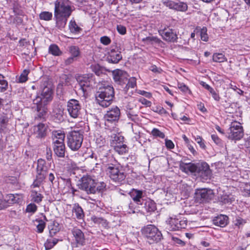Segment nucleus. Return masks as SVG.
<instances>
[{
	"mask_svg": "<svg viewBox=\"0 0 250 250\" xmlns=\"http://www.w3.org/2000/svg\"><path fill=\"white\" fill-rule=\"evenodd\" d=\"M181 168L185 172H190L194 173L196 176L200 177L203 181L209 179L211 177V171L209 166L204 162L196 164H185L181 166Z\"/></svg>",
	"mask_w": 250,
	"mask_h": 250,
	"instance_id": "f257e3e1",
	"label": "nucleus"
},
{
	"mask_svg": "<svg viewBox=\"0 0 250 250\" xmlns=\"http://www.w3.org/2000/svg\"><path fill=\"white\" fill-rule=\"evenodd\" d=\"M79 188L88 194L103 192L105 189L106 184L104 182H97L90 175H84L81 178Z\"/></svg>",
	"mask_w": 250,
	"mask_h": 250,
	"instance_id": "f03ea898",
	"label": "nucleus"
},
{
	"mask_svg": "<svg viewBox=\"0 0 250 250\" xmlns=\"http://www.w3.org/2000/svg\"><path fill=\"white\" fill-rule=\"evenodd\" d=\"M114 96L113 87L106 83L102 84L96 94L97 103L103 107L109 106Z\"/></svg>",
	"mask_w": 250,
	"mask_h": 250,
	"instance_id": "7ed1b4c3",
	"label": "nucleus"
},
{
	"mask_svg": "<svg viewBox=\"0 0 250 250\" xmlns=\"http://www.w3.org/2000/svg\"><path fill=\"white\" fill-rule=\"evenodd\" d=\"M40 83V93L34 99V104L41 102L44 104H47L53 99L52 88L46 79H42Z\"/></svg>",
	"mask_w": 250,
	"mask_h": 250,
	"instance_id": "20e7f679",
	"label": "nucleus"
},
{
	"mask_svg": "<svg viewBox=\"0 0 250 250\" xmlns=\"http://www.w3.org/2000/svg\"><path fill=\"white\" fill-rule=\"evenodd\" d=\"M65 134L62 132L55 131L52 135V148L55 154L58 157L63 158L66 151L64 144Z\"/></svg>",
	"mask_w": 250,
	"mask_h": 250,
	"instance_id": "39448f33",
	"label": "nucleus"
},
{
	"mask_svg": "<svg viewBox=\"0 0 250 250\" xmlns=\"http://www.w3.org/2000/svg\"><path fill=\"white\" fill-rule=\"evenodd\" d=\"M83 133L82 130H74L67 135V145L71 150L77 151L81 147L83 139Z\"/></svg>",
	"mask_w": 250,
	"mask_h": 250,
	"instance_id": "423d86ee",
	"label": "nucleus"
},
{
	"mask_svg": "<svg viewBox=\"0 0 250 250\" xmlns=\"http://www.w3.org/2000/svg\"><path fill=\"white\" fill-rule=\"evenodd\" d=\"M54 15L69 18L72 13L71 2L69 0H56L54 3Z\"/></svg>",
	"mask_w": 250,
	"mask_h": 250,
	"instance_id": "0eeeda50",
	"label": "nucleus"
},
{
	"mask_svg": "<svg viewBox=\"0 0 250 250\" xmlns=\"http://www.w3.org/2000/svg\"><path fill=\"white\" fill-rule=\"evenodd\" d=\"M227 138L232 140H240L244 136V130L239 122L234 121L231 123L227 130Z\"/></svg>",
	"mask_w": 250,
	"mask_h": 250,
	"instance_id": "6e6552de",
	"label": "nucleus"
},
{
	"mask_svg": "<svg viewBox=\"0 0 250 250\" xmlns=\"http://www.w3.org/2000/svg\"><path fill=\"white\" fill-rule=\"evenodd\" d=\"M142 233L150 244L154 242H159L162 237L161 232L155 226L152 225L144 227L142 229Z\"/></svg>",
	"mask_w": 250,
	"mask_h": 250,
	"instance_id": "1a4fd4ad",
	"label": "nucleus"
},
{
	"mask_svg": "<svg viewBox=\"0 0 250 250\" xmlns=\"http://www.w3.org/2000/svg\"><path fill=\"white\" fill-rule=\"evenodd\" d=\"M108 174L113 181L121 184L125 179L126 175L125 172L119 169V167L116 165H109L107 168Z\"/></svg>",
	"mask_w": 250,
	"mask_h": 250,
	"instance_id": "9d476101",
	"label": "nucleus"
},
{
	"mask_svg": "<svg viewBox=\"0 0 250 250\" xmlns=\"http://www.w3.org/2000/svg\"><path fill=\"white\" fill-rule=\"evenodd\" d=\"M93 75L88 74L78 76L77 81L78 83L80 89L84 94L92 86Z\"/></svg>",
	"mask_w": 250,
	"mask_h": 250,
	"instance_id": "9b49d317",
	"label": "nucleus"
},
{
	"mask_svg": "<svg viewBox=\"0 0 250 250\" xmlns=\"http://www.w3.org/2000/svg\"><path fill=\"white\" fill-rule=\"evenodd\" d=\"M167 228L170 231L178 230L185 229L187 226V220H179V219L170 217L166 221Z\"/></svg>",
	"mask_w": 250,
	"mask_h": 250,
	"instance_id": "f8f14e48",
	"label": "nucleus"
},
{
	"mask_svg": "<svg viewBox=\"0 0 250 250\" xmlns=\"http://www.w3.org/2000/svg\"><path fill=\"white\" fill-rule=\"evenodd\" d=\"M213 197V192L210 189H197L195 192V200L199 203L208 202Z\"/></svg>",
	"mask_w": 250,
	"mask_h": 250,
	"instance_id": "ddd939ff",
	"label": "nucleus"
},
{
	"mask_svg": "<svg viewBox=\"0 0 250 250\" xmlns=\"http://www.w3.org/2000/svg\"><path fill=\"white\" fill-rule=\"evenodd\" d=\"M67 110L70 117L77 118L81 114V105L79 101L75 99L69 100L67 104Z\"/></svg>",
	"mask_w": 250,
	"mask_h": 250,
	"instance_id": "4468645a",
	"label": "nucleus"
},
{
	"mask_svg": "<svg viewBox=\"0 0 250 250\" xmlns=\"http://www.w3.org/2000/svg\"><path fill=\"white\" fill-rule=\"evenodd\" d=\"M163 39L166 42H177L178 36L176 31L168 27L158 31Z\"/></svg>",
	"mask_w": 250,
	"mask_h": 250,
	"instance_id": "2eb2a0df",
	"label": "nucleus"
},
{
	"mask_svg": "<svg viewBox=\"0 0 250 250\" xmlns=\"http://www.w3.org/2000/svg\"><path fill=\"white\" fill-rule=\"evenodd\" d=\"M120 116V110L117 106L113 107L104 115V118L108 122H113L119 120Z\"/></svg>",
	"mask_w": 250,
	"mask_h": 250,
	"instance_id": "dca6fc26",
	"label": "nucleus"
},
{
	"mask_svg": "<svg viewBox=\"0 0 250 250\" xmlns=\"http://www.w3.org/2000/svg\"><path fill=\"white\" fill-rule=\"evenodd\" d=\"M48 168L45 161L42 159H39L37 162V176L40 180L45 179L48 173Z\"/></svg>",
	"mask_w": 250,
	"mask_h": 250,
	"instance_id": "f3484780",
	"label": "nucleus"
},
{
	"mask_svg": "<svg viewBox=\"0 0 250 250\" xmlns=\"http://www.w3.org/2000/svg\"><path fill=\"white\" fill-rule=\"evenodd\" d=\"M113 76L114 81L119 84L125 83L128 80L127 73L123 70L117 69L113 71Z\"/></svg>",
	"mask_w": 250,
	"mask_h": 250,
	"instance_id": "a211bd4d",
	"label": "nucleus"
},
{
	"mask_svg": "<svg viewBox=\"0 0 250 250\" xmlns=\"http://www.w3.org/2000/svg\"><path fill=\"white\" fill-rule=\"evenodd\" d=\"M72 233L75 238L77 246H83L86 244V239L84 233L80 229L74 228L72 230Z\"/></svg>",
	"mask_w": 250,
	"mask_h": 250,
	"instance_id": "6ab92c4d",
	"label": "nucleus"
},
{
	"mask_svg": "<svg viewBox=\"0 0 250 250\" xmlns=\"http://www.w3.org/2000/svg\"><path fill=\"white\" fill-rule=\"evenodd\" d=\"M13 11L15 15V17L11 16L8 19V22L9 24H16L17 25H20L22 24L23 19L21 16L23 17V12L19 9L14 8Z\"/></svg>",
	"mask_w": 250,
	"mask_h": 250,
	"instance_id": "aec40b11",
	"label": "nucleus"
},
{
	"mask_svg": "<svg viewBox=\"0 0 250 250\" xmlns=\"http://www.w3.org/2000/svg\"><path fill=\"white\" fill-rule=\"evenodd\" d=\"M122 59L121 52L115 49H111L108 53L106 58L107 61L112 63H117Z\"/></svg>",
	"mask_w": 250,
	"mask_h": 250,
	"instance_id": "412c9836",
	"label": "nucleus"
},
{
	"mask_svg": "<svg viewBox=\"0 0 250 250\" xmlns=\"http://www.w3.org/2000/svg\"><path fill=\"white\" fill-rule=\"evenodd\" d=\"M142 211H146L147 212H153L156 209V206L155 202L149 199L144 200L142 201Z\"/></svg>",
	"mask_w": 250,
	"mask_h": 250,
	"instance_id": "4be33fe9",
	"label": "nucleus"
},
{
	"mask_svg": "<svg viewBox=\"0 0 250 250\" xmlns=\"http://www.w3.org/2000/svg\"><path fill=\"white\" fill-rule=\"evenodd\" d=\"M130 195L134 202L138 205L142 204V201L144 199L142 198L143 191L137 189H133L130 192Z\"/></svg>",
	"mask_w": 250,
	"mask_h": 250,
	"instance_id": "5701e85b",
	"label": "nucleus"
},
{
	"mask_svg": "<svg viewBox=\"0 0 250 250\" xmlns=\"http://www.w3.org/2000/svg\"><path fill=\"white\" fill-rule=\"evenodd\" d=\"M34 132L36 135V137L42 138L46 136V127L44 124L40 123L34 127Z\"/></svg>",
	"mask_w": 250,
	"mask_h": 250,
	"instance_id": "b1692460",
	"label": "nucleus"
},
{
	"mask_svg": "<svg viewBox=\"0 0 250 250\" xmlns=\"http://www.w3.org/2000/svg\"><path fill=\"white\" fill-rule=\"evenodd\" d=\"M213 223L217 226L224 227L228 224V217L225 215L217 216L213 219Z\"/></svg>",
	"mask_w": 250,
	"mask_h": 250,
	"instance_id": "393cba45",
	"label": "nucleus"
},
{
	"mask_svg": "<svg viewBox=\"0 0 250 250\" xmlns=\"http://www.w3.org/2000/svg\"><path fill=\"white\" fill-rule=\"evenodd\" d=\"M73 215L78 220H83L84 213L82 207L78 204H74L72 209Z\"/></svg>",
	"mask_w": 250,
	"mask_h": 250,
	"instance_id": "a878e982",
	"label": "nucleus"
},
{
	"mask_svg": "<svg viewBox=\"0 0 250 250\" xmlns=\"http://www.w3.org/2000/svg\"><path fill=\"white\" fill-rule=\"evenodd\" d=\"M54 18L56 27L59 29H62L65 26L68 18L56 15H54Z\"/></svg>",
	"mask_w": 250,
	"mask_h": 250,
	"instance_id": "bb28decb",
	"label": "nucleus"
},
{
	"mask_svg": "<svg viewBox=\"0 0 250 250\" xmlns=\"http://www.w3.org/2000/svg\"><path fill=\"white\" fill-rule=\"evenodd\" d=\"M49 229V236L53 237L60 230V225L57 222L53 221L48 226Z\"/></svg>",
	"mask_w": 250,
	"mask_h": 250,
	"instance_id": "cd10ccee",
	"label": "nucleus"
},
{
	"mask_svg": "<svg viewBox=\"0 0 250 250\" xmlns=\"http://www.w3.org/2000/svg\"><path fill=\"white\" fill-rule=\"evenodd\" d=\"M67 51L70 56L77 59L80 56L81 51L78 46L71 45L68 47Z\"/></svg>",
	"mask_w": 250,
	"mask_h": 250,
	"instance_id": "c85d7f7f",
	"label": "nucleus"
},
{
	"mask_svg": "<svg viewBox=\"0 0 250 250\" xmlns=\"http://www.w3.org/2000/svg\"><path fill=\"white\" fill-rule=\"evenodd\" d=\"M219 201L223 204L231 203L234 201L235 198L232 194H227L226 193L220 195L218 196Z\"/></svg>",
	"mask_w": 250,
	"mask_h": 250,
	"instance_id": "c756f323",
	"label": "nucleus"
},
{
	"mask_svg": "<svg viewBox=\"0 0 250 250\" xmlns=\"http://www.w3.org/2000/svg\"><path fill=\"white\" fill-rule=\"evenodd\" d=\"M115 151L120 155H123L128 152V148L127 146L123 144H118L114 146Z\"/></svg>",
	"mask_w": 250,
	"mask_h": 250,
	"instance_id": "7c9ffc66",
	"label": "nucleus"
},
{
	"mask_svg": "<svg viewBox=\"0 0 250 250\" xmlns=\"http://www.w3.org/2000/svg\"><path fill=\"white\" fill-rule=\"evenodd\" d=\"M69 29L71 33L74 34H79L82 31V29L77 24L75 21L72 20L69 23Z\"/></svg>",
	"mask_w": 250,
	"mask_h": 250,
	"instance_id": "2f4dec72",
	"label": "nucleus"
},
{
	"mask_svg": "<svg viewBox=\"0 0 250 250\" xmlns=\"http://www.w3.org/2000/svg\"><path fill=\"white\" fill-rule=\"evenodd\" d=\"M36 104L37 110L38 112V116L40 118H43L47 112V108L45 107L46 104H44L42 103L35 104Z\"/></svg>",
	"mask_w": 250,
	"mask_h": 250,
	"instance_id": "473e14b6",
	"label": "nucleus"
},
{
	"mask_svg": "<svg viewBox=\"0 0 250 250\" xmlns=\"http://www.w3.org/2000/svg\"><path fill=\"white\" fill-rule=\"evenodd\" d=\"M31 201L39 204L42 202L43 198V195L36 190H32L31 193Z\"/></svg>",
	"mask_w": 250,
	"mask_h": 250,
	"instance_id": "72a5a7b5",
	"label": "nucleus"
},
{
	"mask_svg": "<svg viewBox=\"0 0 250 250\" xmlns=\"http://www.w3.org/2000/svg\"><path fill=\"white\" fill-rule=\"evenodd\" d=\"M9 122V118L5 114L0 116V130L4 131L7 127Z\"/></svg>",
	"mask_w": 250,
	"mask_h": 250,
	"instance_id": "f704fd0d",
	"label": "nucleus"
},
{
	"mask_svg": "<svg viewBox=\"0 0 250 250\" xmlns=\"http://www.w3.org/2000/svg\"><path fill=\"white\" fill-rule=\"evenodd\" d=\"M48 51L49 53L55 56H61L62 53L58 46L55 44L49 46Z\"/></svg>",
	"mask_w": 250,
	"mask_h": 250,
	"instance_id": "c9c22d12",
	"label": "nucleus"
},
{
	"mask_svg": "<svg viewBox=\"0 0 250 250\" xmlns=\"http://www.w3.org/2000/svg\"><path fill=\"white\" fill-rule=\"evenodd\" d=\"M59 239L52 238H48L44 243V247L46 250H50L53 248L58 242Z\"/></svg>",
	"mask_w": 250,
	"mask_h": 250,
	"instance_id": "e433bc0d",
	"label": "nucleus"
},
{
	"mask_svg": "<svg viewBox=\"0 0 250 250\" xmlns=\"http://www.w3.org/2000/svg\"><path fill=\"white\" fill-rule=\"evenodd\" d=\"M53 115L59 121L63 120V110L59 107H56L53 109Z\"/></svg>",
	"mask_w": 250,
	"mask_h": 250,
	"instance_id": "4c0bfd02",
	"label": "nucleus"
},
{
	"mask_svg": "<svg viewBox=\"0 0 250 250\" xmlns=\"http://www.w3.org/2000/svg\"><path fill=\"white\" fill-rule=\"evenodd\" d=\"M35 221L38 223L36 226L37 232L39 233L43 232L46 226V222L42 219L39 218L36 219Z\"/></svg>",
	"mask_w": 250,
	"mask_h": 250,
	"instance_id": "58836bf2",
	"label": "nucleus"
},
{
	"mask_svg": "<svg viewBox=\"0 0 250 250\" xmlns=\"http://www.w3.org/2000/svg\"><path fill=\"white\" fill-rule=\"evenodd\" d=\"M188 5L186 2L179 1L178 2H175L174 10L185 12L188 9Z\"/></svg>",
	"mask_w": 250,
	"mask_h": 250,
	"instance_id": "ea45409f",
	"label": "nucleus"
},
{
	"mask_svg": "<svg viewBox=\"0 0 250 250\" xmlns=\"http://www.w3.org/2000/svg\"><path fill=\"white\" fill-rule=\"evenodd\" d=\"M212 60L215 62H222L227 61V58L222 53H214L212 56Z\"/></svg>",
	"mask_w": 250,
	"mask_h": 250,
	"instance_id": "a19ab883",
	"label": "nucleus"
},
{
	"mask_svg": "<svg viewBox=\"0 0 250 250\" xmlns=\"http://www.w3.org/2000/svg\"><path fill=\"white\" fill-rule=\"evenodd\" d=\"M53 17L52 13L48 11H43L40 14L39 17L42 20L46 21H50Z\"/></svg>",
	"mask_w": 250,
	"mask_h": 250,
	"instance_id": "79ce46f5",
	"label": "nucleus"
},
{
	"mask_svg": "<svg viewBox=\"0 0 250 250\" xmlns=\"http://www.w3.org/2000/svg\"><path fill=\"white\" fill-rule=\"evenodd\" d=\"M143 41L147 44H153V43H159L161 42L157 37L153 36L147 37L143 39Z\"/></svg>",
	"mask_w": 250,
	"mask_h": 250,
	"instance_id": "37998d69",
	"label": "nucleus"
},
{
	"mask_svg": "<svg viewBox=\"0 0 250 250\" xmlns=\"http://www.w3.org/2000/svg\"><path fill=\"white\" fill-rule=\"evenodd\" d=\"M7 88L8 82L4 80V77L0 74V92L6 91Z\"/></svg>",
	"mask_w": 250,
	"mask_h": 250,
	"instance_id": "c03bdc74",
	"label": "nucleus"
},
{
	"mask_svg": "<svg viewBox=\"0 0 250 250\" xmlns=\"http://www.w3.org/2000/svg\"><path fill=\"white\" fill-rule=\"evenodd\" d=\"M92 220L94 223L101 224L103 227H106L107 225L106 220L102 217L94 216L92 217Z\"/></svg>",
	"mask_w": 250,
	"mask_h": 250,
	"instance_id": "a18cd8bd",
	"label": "nucleus"
},
{
	"mask_svg": "<svg viewBox=\"0 0 250 250\" xmlns=\"http://www.w3.org/2000/svg\"><path fill=\"white\" fill-rule=\"evenodd\" d=\"M124 141V137L120 135L114 134V137H113V139L112 140V144L113 146L115 145H117L118 144H123Z\"/></svg>",
	"mask_w": 250,
	"mask_h": 250,
	"instance_id": "49530a36",
	"label": "nucleus"
},
{
	"mask_svg": "<svg viewBox=\"0 0 250 250\" xmlns=\"http://www.w3.org/2000/svg\"><path fill=\"white\" fill-rule=\"evenodd\" d=\"M177 86L182 92L185 94H190L191 93L188 86L183 83H178Z\"/></svg>",
	"mask_w": 250,
	"mask_h": 250,
	"instance_id": "de8ad7c7",
	"label": "nucleus"
},
{
	"mask_svg": "<svg viewBox=\"0 0 250 250\" xmlns=\"http://www.w3.org/2000/svg\"><path fill=\"white\" fill-rule=\"evenodd\" d=\"M92 71L97 76H100L102 73V69L101 66L98 64H92L91 65Z\"/></svg>",
	"mask_w": 250,
	"mask_h": 250,
	"instance_id": "09e8293b",
	"label": "nucleus"
},
{
	"mask_svg": "<svg viewBox=\"0 0 250 250\" xmlns=\"http://www.w3.org/2000/svg\"><path fill=\"white\" fill-rule=\"evenodd\" d=\"M151 134L155 137H159L161 139H164L165 137V135L163 132L156 128L152 129Z\"/></svg>",
	"mask_w": 250,
	"mask_h": 250,
	"instance_id": "8fccbe9b",
	"label": "nucleus"
},
{
	"mask_svg": "<svg viewBox=\"0 0 250 250\" xmlns=\"http://www.w3.org/2000/svg\"><path fill=\"white\" fill-rule=\"evenodd\" d=\"M96 144L98 147H101L105 146L106 142L105 139L103 137L100 136L96 138Z\"/></svg>",
	"mask_w": 250,
	"mask_h": 250,
	"instance_id": "3c124183",
	"label": "nucleus"
},
{
	"mask_svg": "<svg viewBox=\"0 0 250 250\" xmlns=\"http://www.w3.org/2000/svg\"><path fill=\"white\" fill-rule=\"evenodd\" d=\"M241 188L245 195L250 196V183H245L243 184Z\"/></svg>",
	"mask_w": 250,
	"mask_h": 250,
	"instance_id": "603ef678",
	"label": "nucleus"
},
{
	"mask_svg": "<svg viewBox=\"0 0 250 250\" xmlns=\"http://www.w3.org/2000/svg\"><path fill=\"white\" fill-rule=\"evenodd\" d=\"M28 73V70H24L19 77V82L20 83L25 82L27 80V76Z\"/></svg>",
	"mask_w": 250,
	"mask_h": 250,
	"instance_id": "864d4df0",
	"label": "nucleus"
},
{
	"mask_svg": "<svg viewBox=\"0 0 250 250\" xmlns=\"http://www.w3.org/2000/svg\"><path fill=\"white\" fill-rule=\"evenodd\" d=\"M135 86H136V79L135 77H131L128 80L125 88H134Z\"/></svg>",
	"mask_w": 250,
	"mask_h": 250,
	"instance_id": "5fc2aeb1",
	"label": "nucleus"
},
{
	"mask_svg": "<svg viewBox=\"0 0 250 250\" xmlns=\"http://www.w3.org/2000/svg\"><path fill=\"white\" fill-rule=\"evenodd\" d=\"M37 210V206L34 203H30L27 206L26 211L27 212L35 213Z\"/></svg>",
	"mask_w": 250,
	"mask_h": 250,
	"instance_id": "6e6d98bb",
	"label": "nucleus"
},
{
	"mask_svg": "<svg viewBox=\"0 0 250 250\" xmlns=\"http://www.w3.org/2000/svg\"><path fill=\"white\" fill-rule=\"evenodd\" d=\"M4 181L7 183L15 184L17 183V178L15 176H6L4 178Z\"/></svg>",
	"mask_w": 250,
	"mask_h": 250,
	"instance_id": "4d7b16f0",
	"label": "nucleus"
},
{
	"mask_svg": "<svg viewBox=\"0 0 250 250\" xmlns=\"http://www.w3.org/2000/svg\"><path fill=\"white\" fill-rule=\"evenodd\" d=\"M207 31L206 28H203L200 32L201 39L202 41L205 42H207L208 38Z\"/></svg>",
	"mask_w": 250,
	"mask_h": 250,
	"instance_id": "13d9d810",
	"label": "nucleus"
},
{
	"mask_svg": "<svg viewBox=\"0 0 250 250\" xmlns=\"http://www.w3.org/2000/svg\"><path fill=\"white\" fill-rule=\"evenodd\" d=\"M163 3L170 9H174L175 2L170 0H163Z\"/></svg>",
	"mask_w": 250,
	"mask_h": 250,
	"instance_id": "bf43d9fd",
	"label": "nucleus"
},
{
	"mask_svg": "<svg viewBox=\"0 0 250 250\" xmlns=\"http://www.w3.org/2000/svg\"><path fill=\"white\" fill-rule=\"evenodd\" d=\"M6 200H7V202L9 204H13L16 202L15 196L14 194H9L6 195V199L4 200L6 202Z\"/></svg>",
	"mask_w": 250,
	"mask_h": 250,
	"instance_id": "052dcab7",
	"label": "nucleus"
},
{
	"mask_svg": "<svg viewBox=\"0 0 250 250\" xmlns=\"http://www.w3.org/2000/svg\"><path fill=\"white\" fill-rule=\"evenodd\" d=\"M209 91L211 94V96L214 100L217 102L220 101V97L219 94L217 93L212 88Z\"/></svg>",
	"mask_w": 250,
	"mask_h": 250,
	"instance_id": "680f3d73",
	"label": "nucleus"
},
{
	"mask_svg": "<svg viewBox=\"0 0 250 250\" xmlns=\"http://www.w3.org/2000/svg\"><path fill=\"white\" fill-rule=\"evenodd\" d=\"M195 140L201 148L204 149L205 148L206 145H205L202 138L200 136H197L195 137Z\"/></svg>",
	"mask_w": 250,
	"mask_h": 250,
	"instance_id": "e2e57ef3",
	"label": "nucleus"
},
{
	"mask_svg": "<svg viewBox=\"0 0 250 250\" xmlns=\"http://www.w3.org/2000/svg\"><path fill=\"white\" fill-rule=\"evenodd\" d=\"M211 137L212 140L216 144L219 146H221L223 145L222 140L218 137L217 135L212 134Z\"/></svg>",
	"mask_w": 250,
	"mask_h": 250,
	"instance_id": "0e129e2a",
	"label": "nucleus"
},
{
	"mask_svg": "<svg viewBox=\"0 0 250 250\" xmlns=\"http://www.w3.org/2000/svg\"><path fill=\"white\" fill-rule=\"evenodd\" d=\"M149 69L156 74H160L162 72V69L160 67H157L155 65H151Z\"/></svg>",
	"mask_w": 250,
	"mask_h": 250,
	"instance_id": "69168bd1",
	"label": "nucleus"
},
{
	"mask_svg": "<svg viewBox=\"0 0 250 250\" xmlns=\"http://www.w3.org/2000/svg\"><path fill=\"white\" fill-rule=\"evenodd\" d=\"M100 41L102 43L105 45H108L111 42V40L107 36L102 37Z\"/></svg>",
	"mask_w": 250,
	"mask_h": 250,
	"instance_id": "338daca9",
	"label": "nucleus"
},
{
	"mask_svg": "<svg viewBox=\"0 0 250 250\" xmlns=\"http://www.w3.org/2000/svg\"><path fill=\"white\" fill-rule=\"evenodd\" d=\"M117 30L118 32L121 35H125L126 32L125 27L122 25H118L117 26Z\"/></svg>",
	"mask_w": 250,
	"mask_h": 250,
	"instance_id": "774afa93",
	"label": "nucleus"
}]
</instances>
